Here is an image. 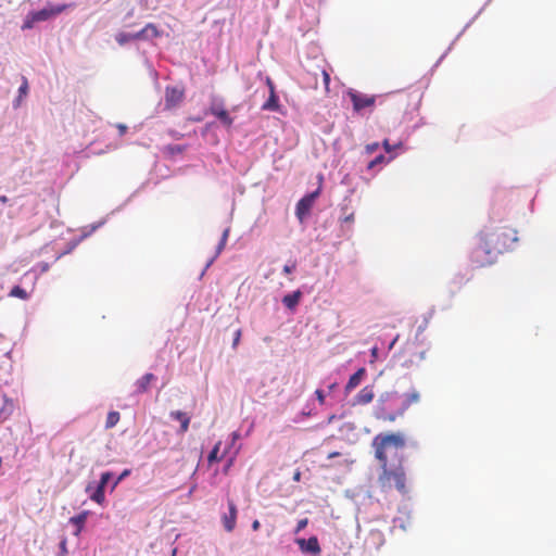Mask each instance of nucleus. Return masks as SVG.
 Listing matches in <instances>:
<instances>
[{"instance_id": "c9c22d12", "label": "nucleus", "mask_w": 556, "mask_h": 556, "mask_svg": "<svg viewBox=\"0 0 556 556\" xmlns=\"http://www.w3.org/2000/svg\"><path fill=\"white\" fill-rule=\"evenodd\" d=\"M241 336H242V331H241V329H238V330L235 332V336H233V340H232V349H237V346H238V345H239V343H240Z\"/></svg>"}, {"instance_id": "412c9836", "label": "nucleus", "mask_w": 556, "mask_h": 556, "mask_svg": "<svg viewBox=\"0 0 556 556\" xmlns=\"http://www.w3.org/2000/svg\"><path fill=\"white\" fill-rule=\"evenodd\" d=\"M170 417L180 422V432L181 433H185L188 431L189 424H190V417L186 413L180 412V410H175V412L170 413Z\"/></svg>"}, {"instance_id": "09e8293b", "label": "nucleus", "mask_w": 556, "mask_h": 556, "mask_svg": "<svg viewBox=\"0 0 556 556\" xmlns=\"http://www.w3.org/2000/svg\"><path fill=\"white\" fill-rule=\"evenodd\" d=\"M0 202L5 204L8 202V198L5 195L0 197Z\"/></svg>"}, {"instance_id": "ea45409f", "label": "nucleus", "mask_w": 556, "mask_h": 556, "mask_svg": "<svg viewBox=\"0 0 556 556\" xmlns=\"http://www.w3.org/2000/svg\"><path fill=\"white\" fill-rule=\"evenodd\" d=\"M379 148V143L378 142H374V143H369L366 146V152L371 154L374 153L377 149Z\"/></svg>"}, {"instance_id": "49530a36", "label": "nucleus", "mask_w": 556, "mask_h": 556, "mask_svg": "<svg viewBox=\"0 0 556 556\" xmlns=\"http://www.w3.org/2000/svg\"><path fill=\"white\" fill-rule=\"evenodd\" d=\"M260 528H261V523H260V521H258V520H254V521L252 522V530H253V531H257Z\"/></svg>"}, {"instance_id": "603ef678", "label": "nucleus", "mask_w": 556, "mask_h": 556, "mask_svg": "<svg viewBox=\"0 0 556 556\" xmlns=\"http://www.w3.org/2000/svg\"><path fill=\"white\" fill-rule=\"evenodd\" d=\"M239 434L237 432L232 433V442H235L238 439Z\"/></svg>"}, {"instance_id": "37998d69", "label": "nucleus", "mask_w": 556, "mask_h": 556, "mask_svg": "<svg viewBox=\"0 0 556 556\" xmlns=\"http://www.w3.org/2000/svg\"><path fill=\"white\" fill-rule=\"evenodd\" d=\"M129 473L128 470H125L114 482L113 488H115L127 475Z\"/></svg>"}, {"instance_id": "5fc2aeb1", "label": "nucleus", "mask_w": 556, "mask_h": 556, "mask_svg": "<svg viewBox=\"0 0 556 556\" xmlns=\"http://www.w3.org/2000/svg\"><path fill=\"white\" fill-rule=\"evenodd\" d=\"M336 386H337L336 383L330 384L329 390L332 391L336 388Z\"/></svg>"}, {"instance_id": "bb28decb", "label": "nucleus", "mask_w": 556, "mask_h": 556, "mask_svg": "<svg viewBox=\"0 0 556 556\" xmlns=\"http://www.w3.org/2000/svg\"><path fill=\"white\" fill-rule=\"evenodd\" d=\"M143 29H144V33L147 34L148 39L156 38L160 36V31H159L157 27L152 23L147 24L143 27Z\"/></svg>"}, {"instance_id": "9d476101", "label": "nucleus", "mask_w": 556, "mask_h": 556, "mask_svg": "<svg viewBox=\"0 0 556 556\" xmlns=\"http://www.w3.org/2000/svg\"><path fill=\"white\" fill-rule=\"evenodd\" d=\"M228 514L222 516L223 527L227 532H232L237 525L238 509L233 500L228 498Z\"/></svg>"}, {"instance_id": "4c0bfd02", "label": "nucleus", "mask_w": 556, "mask_h": 556, "mask_svg": "<svg viewBox=\"0 0 556 556\" xmlns=\"http://www.w3.org/2000/svg\"><path fill=\"white\" fill-rule=\"evenodd\" d=\"M315 395H316L317 401L319 402V404H320V405H324V404H325V399H326V396H325V394H324V391H323V390H320V389H317V390L315 391Z\"/></svg>"}, {"instance_id": "3c124183", "label": "nucleus", "mask_w": 556, "mask_h": 556, "mask_svg": "<svg viewBox=\"0 0 556 556\" xmlns=\"http://www.w3.org/2000/svg\"><path fill=\"white\" fill-rule=\"evenodd\" d=\"M300 477H301V473H300V472H295V473H294L293 479H294L295 481H299V480H300Z\"/></svg>"}, {"instance_id": "dca6fc26", "label": "nucleus", "mask_w": 556, "mask_h": 556, "mask_svg": "<svg viewBox=\"0 0 556 556\" xmlns=\"http://www.w3.org/2000/svg\"><path fill=\"white\" fill-rule=\"evenodd\" d=\"M14 412V402L5 394L3 395V405L0 408V422H4Z\"/></svg>"}, {"instance_id": "79ce46f5", "label": "nucleus", "mask_w": 556, "mask_h": 556, "mask_svg": "<svg viewBox=\"0 0 556 556\" xmlns=\"http://www.w3.org/2000/svg\"><path fill=\"white\" fill-rule=\"evenodd\" d=\"M294 269H295V263H293L291 265H285L282 270L285 274H291Z\"/></svg>"}, {"instance_id": "c85d7f7f", "label": "nucleus", "mask_w": 556, "mask_h": 556, "mask_svg": "<svg viewBox=\"0 0 556 556\" xmlns=\"http://www.w3.org/2000/svg\"><path fill=\"white\" fill-rule=\"evenodd\" d=\"M134 34H129V33H119L116 35V41L123 46V45H126L127 42L131 41V40H136L135 37H132Z\"/></svg>"}, {"instance_id": "864d4df0", "label": "nucleus", "mask_w": 556, "mask_h": 556, "mask_svg": "<svg viewBox=\"0 0 556 556\" xmlns=\"http://www.w3.org/2000/svg\"><path fill=\"white\" fill-rule=\"evenodd\" d=\"M61 547H62V551H63V552H66L65 542H62Z\"/></svg>"}, {"instance_id": "0eeeda50", "label": "nucleus", "mask_w": 556, "mask_h": 556, "mask_svg": "<svg viewBox=\"0 0 556 556\" xmlns=\"http://www.w3.org/2000/svg\"><path fill=\"white\" fill-rule=\"evenodd\" d=\"M348 96L352 101L355 112H361L364 109H371L375 106L376 96L365 94L353 89L348 91Z\"/></svg>"}, {"instance_id": "f03ea898", "label": "nucleus", "mask_w": 556, "mask_h": 556, "mask_svg": "<svg viewBox=\"0 0 556 556\" xmlns=\"http://www.w3.org/2000/svg\"><path fill=\"white\" fill-rule=\"evenodd\" d=\"M404 413L405 405L402 401V394L386 392L380 395L375 410L377 419L392 422Z\"/></svg>"}, {"instance_id": "f257e3e1", "label": "nucleus", "mask_w": 556, "mask_h": 556, "mask_svg": "<svg viewBox=\"0 0 556 556\" xmlns=\"http://www.w3.org/2000/svg\"><path fill=\"white\" fill-rule=\"evenodd\" d=\"M405 437L400 432L379 433L372 439V447L375 448V457L380 465H386L390 458L397 459L402 457L400 452L405 446Z\"/></svg>"}, {"instance_id": "f704fd0d", "label": "nucleus", "mask_w": 556, "mask_h": 556, "mask_svg": "<svg viewBox=\"0 0 556 556\" xmlns=\"http://www.w3.org/2000/svg\"><path fill=\"white\" fill-rule=\"evenodd\" d=\"M111 477H112V473L110 471L103 472L101 475L100 482H99L98 485H100V486L105 489V485L110 481Z\"/></svg>"}, {"instance_id": "72a5a7b5", "label": "nucleus", "mask_w": 556, "mask_h": 556, "mask_svg": "<svg viewBox=\"0 0 556 556\" xmlns=\"http://www.w3.org/2000/svg\"><path fill=\"white\" fill-rule=\"evenodd\" d=\"M370 538L381 544L383 542V533L380 530H371L369 533Z\"/></svg>"}, {"instance_id": "a18cd8bd", "label": "nucleus", "mask_w": 556, "mask_h": 556, "mask_svg": "<svg viewBox=\"0 0 556 556\" xmlns=\"http://www.w3.org/2000/svg\"><path fill=\"white\" fill-rule=\"evenodd\" d=\"M354 220V213H350L343 217V222L352 223Z\"/></svg>"}, {"instance_id": "423d86ee", "label": "nucleus", "mask_w": 556, "mask_h": 556, "mask_svg": "<svg viewBox=\"0 0 556 556\" xmlns=\"http://www.w3.org/2000/svg\"><path fill=\"white\" fill-rule=\"evenodd\" d=\"M425 351H417L414 344H406L399 355L401 366L410 368L425 359Z\"/></svg>"}, {"instance_id": "7ed1b4c3", "label": "nucleus", "mask_w": 556, "mask_h": 556, "mask_svg": "<svg viewBox=\"0 0 556 556\" xmlns=\"http://www.w3.org/2000/svg\"><path fill=\"white\" fill-rule=\"evenodd\" d=\"M403 457L399 458L397 466L391 468L389 463L381 466V473L378 477V483L383 492L393 489L401 493L406 492V475L402 465Z\"/></svg>"}, {"instance_id": "f3484780", "label": "nucleus", "mask_w": 556, "mask_h": 556, "mask_svg": "<svg viewBox=\"0 0 556 556\" xmlns=\"http://www.w3.org/2000/svg\"><path fill=\"white\" fill-rule=\"evenodd\" d=\"M365 374H366L365 368H359L356 372H354L350 377V379L345 386V392L350 393L352 390H354L356 387H358L362 379L364 378Z\"/></svg>"}, {"instance_id": "1a4fd4ad", "label": "nucleus", "mask_w": 556, "mask_h": 556, "mask_svg": "<svg viewBox=\"0 0 556 556\" xmlns=\"http://www.w3.org/2000/svg\"><path fill=\"white\" fill-rule=\"evenodd\" d=\"M185 98V91L178 87H166L165 89V109L172 110L178 106Z\"/></svg>"}, {"instance_id": "9b49d317", "label": "nucleus", "mask_w": 556, "mask_h": 556, "mask_svg": "<svg viewBox=\"0 0 556 556\" xmlns=\"http://www.w3.org/2000/svg\"><path fill=\"white\" fill-rule=\"evenodd\" d=\"M208 112L214 115L219 122L226 126L231 127L233 124V118L230 116L229 112L224 108L223 103L213 102L210 105Z\"/></svg>"}, {"instance_id": "7c9ffc66", "label": "nucleus", "mask_w": 556, "mask_h": 556, "mask_svg": "<svg viewBox=\"0 0 556 556\" xmlns=\"http://www.w3.org/2000/svg\"><path fill=\"white\" fill-rule=\"evenodd\" d=\"M35 23H38V22H37V20H34V14L30 12L26 16V20L23 23L22 29H30V28H33Z\"/></svg>"}, {"instance_id": "39448f33", "label": "nucleus", "mask_w": 556, "mask_h": 556, "mask_svg": "<svg viewBox=\"0 0 556 556\" xmlns=\"http://www.w3.org/2000/svg\"><path fill=\"white\" fill-rule=\"evenodd\" d=\"M485 239L492 247H495L496 242L505 244L503 253L508 251L517 241V230L508 226L498 227L490 232H482Z\"/></svg>"}, {"instance_id": "20e7f679", "label": "nucleus", "mask_w": 556, "mask_h": 556, "mask_svg": "<svg viewBox=\"0 0 556 556\" xmlns=\"http://www.w3.org/2000/svg\"><path fill=\"white\" fill-rule=\"evenodd\" d=\"M482 232L479 236L478 244L470 252L471 263L476 267H484L488 265H492L498 254L503 253V249L505 248L504 243L496 242L495 247H492Z\"/></svg>"}, {"instance_id": "b1692460", "label": "nucleus", "mask_w": 556, "mask_h": 556, "mask_svg": "<svg viewBox=\"0 0 556 556\" xmlns=\"http://www.w3.org/2000/svg\"><path fill=\"white\" fill-rule=\"evenodd\" d=\"M90 498L98 504H103L105 501L104 488L98 485L97 489L90 495Z\"/></svg>"}, {"instance_id": "a878e982", "label": "nucleus", "mask_w": 556, "mask_h": 556, "mask_svg": "<svg viewBox=\"0 0 556 556\" xmlns=\"http://www.w3.org/2000/svg\"><path fill=\"white\" fill-rule=\"evenodd\" d=\"M28 88H29L28 87V80H27L26 77H23V83H22V85L18 88V97L16 99L15 106L20 105V102H21L22 98L27 96Z\"/></svg>"}, {"instance_id": "58836bf2", "label": "nucleus", "mask_w": 556, "mask_h": 556, "mask_svg": "<svg viewBox=\"0 0 556 556\" xmlns=\"http://www.w3.org/2000/svg\"><path fill=\"white\" fill-rule=\"evenodd\" d=\"M382 144H383L384 150H386L388 153H390L394 148H396V147H401V146H402V143H401V142H400V143H397L396 146H391V144L389 143V140H388V139H386V140L383 141V143H382Z\"/></svg>"}, {"instance_id": "c03bdc74", "label": "nucleus", "mask_w": 556, "mask_h": 556, "mask_svg": "<svg viewBox=\"0 0 556 556\" xmlns=\"http://www.w3.org/2000/svg\"><path fill=\"white\" fill-rule=\"evenodd\" d=\"M266 85L268 86L269 92H271V90H276L275 85L269 77L266 78Z\"/></svg>"}, {"instance_id": "4be33fe9", "label": "nucleus", "mask_w": 556, "mask_h": 556, "mask_svg": "<svg viewBox=\"0 0 556 556\" xmlns=\"http://www.w3.org/2000/svg\"><path fill=\"white\" fill-rule=\"evenodd\" d=\"M419 400H420V395H419V393L417 391H412L409 393L402 394V401H403V404L405 405V410L412 404L418 403Z\"/></svg>"}, {"instance_id": "ddd939ff", "label": "nucleus", "mask_w": 556, "mask_h": 556, "mask_svg": "<svg viewBox=\"0 0 556 556\" xmlns=\"http://www.w3.org/2000/svg\"><path fill=\"white\" fill-rule=\"evenodd\" d=\"M298 545L300 546L302 552L311 553L313 555H319L321 549L316 536H311L309 539H298Z\"/></svg>"}, {"instance_id": "473e14b6", "label": "nucleus", "mask_w": 556, "mask_h": 556, "mask_svg": "<svg viewBox=\"0 0 556 556\" xmlns=\"http://www.w3.org/2000/svg\"><path fill=\"white\" fill-rule=\"evenodd\" d=\"M383 162H386V157H384V155L380 154V155L376 156L372 161H370V162L368 163L367 168H368V169H371V168H374L376 165H379V164H381V163H383Z\"/></svg>"}, {"instance_id": "2f4dec72", "label": "nucleus", "mask_w": 556, "mask_h": 556, "mask_svg": "<svg viewBox=\"0 0 556 556\" xmlns=\"http://www.w3.org/2000/svg\"><path fill=\"white\" fill-rule=\"evenodd\" d=\"M228 233H229V230L226 229L224 231L223 236H222V239H220L219 243H218L217 254H219L224 250V248L226 245V242H227V239H228Z\"/></svg>"}, {"instance_id": "2eb2a0df", "label": "nucleus", "mask_w": 556, "mask_h": 556, "mask_svg": "<svg viewBox=\"0 0 556 556\" xmlns=\"http://www.w3.org/2000/svg\"><path fill=\"white\" fill-rule=\"evenodd\" d=\"M155 380H156V377L151 372L143 375L135 383L136 392L140 393V394L147 392L150 388V384Z\"/></svg>"}, {"instance_id": "a19ab883", "label": "nucleus", "mask_w": 556, "mask_h": 556, "mask_svg": "<svg viewBox=\"0 0 556 556\" xmlns=\"http://www.w3.org/2000/svg\"><path fill=\"white\" fill-rule=\"evenodd\" d=\"M132 37H135L136 40L148 39L147 34L144 33L143 28L140 31L135 33Z\"/></svg>"}, {"instance_id": "aec40b11", "label": "nucleus", "mask_w": 556, "mask_h": 556, "mask_svg": "<svg viewBox=\"0 0 556 556\" xmlns=\"http://www.w3.org/2000/svg\"><path fill=\"white\" fill-rule=\"evenodd\" d=\"M301 296L302 292L300 290H296L292 293L286 294L282 299V303L289 309H294L300 303Z\"/></svg>"}, {"instance_id": "de8ad7c7", "label": "nucleus", "mask_w": 556, "mask_h": 556, "mask_svg": "<svg viewBox=\"0 0 556 556\" xmlns=\"http://www.w3.org/2000/svg\"><path fill=\"white\" fill-rule=\"evenodd\" d=\"M117 127H118V130H119L121 135H124L126 132V130H127L126 125L119 124Z\"/></svg>"}, {"instance_id": "5701e85b", "label": "nucleus", "mask_w": 556, "mask_h": 556, "mask_svg": "<svg viewBox=\"0 0 556 556\" xmlns=\"http://www.w3.org/2000/svg\"><path fill=\"white\" fill-rule=\"evenodd\" d=\"M121 415L118 412H110L106 417L105 428L111 429L117 425L119 421Z\"/></svg>"}, {"instance_id": "e433bc0d", "label": "nucleus", "mask_w": 556, "mask_h": 556, "mask_svg": "<svg viewBox=\"0 0 556 556\" xmlns=\"http://www.w3.org/2000/svg\"><path fill=\"white\" fill-rule=\"evenodd\" d=\"M308 523V519L307 518H303V519H300L298 521V525H296V528H295V533H299L300 531H302Z\"/></svg>"}, {"instance_id": "a211bd4d", "label": "nucleus", "mask_w": 556, "mask_h": 556, "mask_svg": "<svg viewBox=\"0 0 556 556\" xmlns=\"http://www.w3.org/2000/svg\"><path fill=\"white\" fill-rule=\"evenodd\" d=\"M88 516H89V511L84 510L80 514H78L70 519V522L76 527V531L74 533L75 535L80 534V532L83 531V529L85 527Z\"/></svg>"}, {"instance_id": "cd10ccee", "label": "nucleus", "mask_w": 556, "mask_h": 556, "mask_svg": "<svg viewBox=\"0 0 556 556\" xmlns=\"http://www.w3.org/2000/svg\"><path fill=\"white\" fill-rule=\"evenodd\" d=\"M10 296L18 298V299H22V300H27L28 299V293L23 288H21L20 286H15V287H13L11 289Z\"/></svg>"}, {"instance_id": "8fccbe9b", "label": "nucleus", "mask_w": 556, "mask_h": 556, "mask_svg": "<svg viewBox=\"0 0 556 556\" xmlns=\"http://www.w3.org/2000/svg\"><path fill=\"white\" fill-rule=\"evenodd\" d=\"M339 455H340V453H338V452H333V453H330L328 457H329V458H333V457H337V456H339Z\"/></svg>"}, {"instance_id": "f8f14e48", "label": "nucleus", "mask_w": 556, "mask_h": 556, "mask_svg": "<svg viewBox=\"0 0 556 556\" xmlns=\"http://www.w3.org/2000/svg\"><path fill=\"white\" fill-rule=\"evenodd\" d=\"M67 7H68L67 4H60V5H55V7L43 8L39 11H34L31 13L34 14V20H37V22H43L53 16L59 15L64 10H66Z\"/></svg>"}, {"instance_id": "393cba45", "label": "nucleus", "mask_w": 556, "mask_h": 556, "mask_svg": "<svg viewBox=\"0 0 556 556\" xmlns=\"http://www.w3.org/2000/svg\"><path fill=\"white\" fill-rule=\"evenodd\" d=\"M220 444H222V442L218 441L214 445L213 450L210 452V454L207 456L208 464H213L214 462H219L223 458V456H218Z\"/></svg>"}, {"instance_id": "6ab92c4d", "label": "nucleus", "mask_w": 556, "mask_h": 556, "mask_svg": "<svg viewBox=\"0 0 556 556\" xmlns=\"http://www.w3.org/2000/svg\"><path fill=\"white\" fill-rule=\"evenodd\" d=\"M263 111L278 112L280 110L279 99L276 94V90L269 92V97L266 102L262 105Z\"/></svg>"}, {"instance_id": "c756f323", "label": "nucleus", "mask_w": 556, "mask_h": 556, "mask_svg": "<svg viewBox=\"0 0 556 556\" xmlns=\"http://www.w3.org/2000/svg\"><path fill=\"white\" fill-rule=\"evenodd\" d=\"M323 84L325 88V92L329 93L330 91V74L326 70H321Z\"/></svg>"}, {"instance_id": "6e6552de", "label": "nucleus", "mask_w": 556, "mask_h": 556, "mask_svg": "<svg viewBox=\"0 0 556 556\" xmlns=\"http://www.w3.org/2000/svg\"><path fill=\"white\" fill-rule=\"evenodd\" d=\"M320 189L318 188L316 191L311 192L304 195L296 204L295 215L300 222H303L304 218L309 214L316 199L318 198Z\"/></svg>"}, {"instance_id": "4468645a", "label": "nucleus", "mask_w": 556, "mask_h": 556, "mask_svg": "<svg viewBox=\"0 0 556 556\" xmlns=\"http://www.w3.org/2000/svg\"><path fill=\"white\" fill-rule=\"evenodd\" d=\"M375 397L372 386H365L354 397V405H367Z\"/></svg>"}]
</instances>
